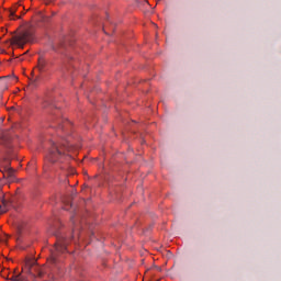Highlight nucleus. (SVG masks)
<instances>
[{"mask_svg": "<svg viewBox=\"0 0 281 281\" xmlns=\"http://www.w3.org/2000/svg\"><path fill=\"white\" fill-rule=\"evenodd\" d=\"M37 276L41 278L43 276V271L42 270H37Z\"/></svg>", "mask_w": 281, "mask_h": 281, "instance_id": "16", "label": "nucleus"}, {"mask_svg": "<svg viewBox=\"0 0 281 281\" xmlns=\"http://www.w3.org/2000/svg\"><path fill=\"white\" fill-rule=\"evenodd\" d=\"M70 221H71L72 224L76 223V222L74 221V216L70 218Z\"/></svg>", "mask_w": 281, "mask_h": 281, "instance_id": "17", "label": "nucleus"}, {"mask_svg": "<svg viewBox=\"0 0 281 281\" xmlns=\"http://www.w3.org/2000/svg\"><path fill=\"white\" fill-rule=\"evenodd\" d=\"M8 85H10V79L9 78H7V77L0 78V86L3 89H8Z\"/></svg>", "mask_w": 281, "mask_h": 281, "instance_id": "8", "label": "nucleus"}, {"mask_svg": "<svg viewBox=\"0 0 281 281\" xmlns=\"http://www.w3.org/2000/svg\"><path fill=\"white\" fill-rule=\"evenodd\" d=\"M56 123L59 131H63L64 133H67V131H69V126H71V123L67 120H57Z\"/></svg>", "mask_w": 281, "mask_h": 281, "instance_id": "6", "label": "nucleus"}, {"mask_svg": "<svg viewBox=\"0 0 281 281\" xmlns=\"http://www.w3.org/2000/svg\"><path fill=\"white\" fill-rule=\"evenodd\" d=\"M37 69L40 74L47 71V60H45V56H43V54H40L37 59Z\"/></svg>", "mask_w": 281, "mask_h": 281, "instance_id": "4", "label": "nucleus"}, {"mask_svg": "<svg viewBox=\"0 0 281 281\" xmlns=\"http://www.w3.org/2000/svg\"><path fill=\"white\" fill-rule=\"evenodd\" d=\"M11 281H23V279L21 278V274L19 276H12V278H10Z\"/></svg>", "mask_w": 281, "mask_h": 281, "instance_id": "11", "label": "nucleus"}, {"mask_svg": "<svg viewBox=\"0 0 281 281\" xmlns=\"http://www.w3.org/2000/svg\"><path fill=\"white\" fill-rule=\"evenodd\" d=\"M53 262H56V258H53Z\"/></svg>", "mask_w": 281, "mask_h": 281, "instance_id": "20", "label": "nucleus"}, {"mask_svg": "<svg viewBox=\"0 0 281 281\" xmlns=\"http://www.w3.org/2000/svg\"><path fill=\"white\" fill-rule=\"evenodd\" d=\"M76 150L74 145H70L68 140L61 138L58 142H50V149L47 155V161L56 164V161H69L71 159V153Z\"/></svg>", "mask_w": 281, "mask_h": 281, "instance_id": "1", "label": "nucleus"}, {"mask_svg": "<svg viewBox=\"0 0 281 281\" xmlns=\"http://www.w3.org/2000/svg\"><path fill=\"white\" fill-rule=\"evenodd\" d=\"M15 181H16V183H19V181H21V179L16 178Z\"/></svg>", "mask_w": 281, "mask_h": 281, "instance_id": "18", "label": "nucleus"}, {"mask_svg": "<svg viewBox=\"0 0 281 281\" xmlns=\"http://www.w3.org/2000/svg\"><path fill=\"white\" fill-rule=\"evenodd\" d=\"M47 106H54V98L48 97L44 101V109H47Z\"/></svg>", "mask_w": 281, "mask_h": 281, "instance_id": "10", "label": "nucleus"}, {"mask_svg": "<svg viewBox=\"0 0 281 281\" xmlns=\"http://www.w3.org/2000/svg\"><path fill=\"white\" fill-rule=\"evenodd\" d=\"M56 251H59V254H65V251H67V239L63 238L58 240L56 244Z\"/></svg>", "mask_w": 281, "mask_h": 281, "instance_id": "7", "label": "nucleus"}, {"mask_svg": "<svg viewBox=\"0 0 281 281\" xmlns=\"http://www.w3.org/2000/svg\"><path fill=\"white\" fill-rule=\"evenodd\" d=\"M11 203L12 202H10L5 198H3L1 190H0V214H4V212H8V207H10Z\"/></svg>", "mask_w": 281, "mask_h": 281, "instance_id": "5", "label": "nucleus"}, {"mask_svg": "<svg viewBox=\"0 0 281 281\" xmlns=\"http://www.w3.org/2000/svg\"><path fill=\"white\" fill-rule=\"evenodd\" d=\"M83 175H88L87 171H85Z\"/></svg>", "mask_w": 281, "mask_h": 281, "instance_id": "21", "label": "nucleus"}, {"mask_svg": "<svg viewBox=\"0 0 281 281\" xmlns=\"http://www.w3.org/2000/svg\"><path fill=\"white\" fill-rule=\"evenodd\" d=\"M65 177H72L74 175H78V171L74 169L72 167H69L66 169V173H64Z\"/></svg>", "mask_w": 281, "mask_h": 281, "instance_id": "9", "label": "nucleus"}, {"mask_svg": "<svg viewBox=\"0 0 281 281\" xmlns=\"http://www.w3.org/2000/svg\"><path fill=\"white\" fill-rule=\"evenodd\" d=\"M15 12H16V11H10V18H11V19H14Z\"/></svg>", "mask_w": 281, "mask_h": 281, "instance_id": "15", "label": "nucleus"}, {"mask_svg": "<svg viewBox=\"0 0 281 281\" xmlns=\"http://www.w3.org/2000/svg\"><path fill=\"white\" fill-rule=\"evenodd\" d=\"M0 172L3 177H14L16 175V170L10 167V159L8 158L0 160Z\"/></svg>", "mask_w": 281, "mask_h": 281, "instance_id": "3", "label": "nucleus"}, {"mask_svg": "<svg viewBox=\"0 0 281 281\" xmlns=\"http://www.w3.org/2000/svg\"><path fill=\"white\" fill-rule=\"evenodd\" d=\"M44 172H47V167L44 168Z\"/></svg>", "mask_w": 281, "mask_h": 281, "instance_id": "19", "label": "nucleus"}, {"mask_svg": "<svg viewBox=\"0 0 281 281\" xmlns=\"http://www.w3.org/2000/svg\"><path fill=\"white\" fill-rule=\"evenodd\" d=\"M5 181H8V178H0L1 186H3V183H5Z\"/></svg>", "mask_w": 281, "mask_h": 281, "instance_id": "14", "label": "nucleus"}, {"mask_svg": "<svg viewBox=\"0 0 281 281\" xmlns=\"http://www.w3.org/2000/svg\"><path fill=\"white\" fill-rule=\"evenodd\" d=\"M64 203H65V210H69L68 207H67V205H70V207H71V201H69V200H64Z\"/></svg>", "mask_w": 281, "mask_h": 281, "instance_id": "13", "label": "nucleus"}, {"mask_svg": "<svg viewBox=\"0 0 281 281\" xmlns=\"http://www.w3.org/2000/svg\"><path fill=\"white\" fill-rule=\"evenodd\" d=\"M30 41H32V33L27 31L21 32L12 37V43L19 47H23V45H25V43H30Z\"/></svg>", "mask_w": 281, "mask_h": 281, "instance_id": "2", "label": "nucleus"}, {"mask_svg": "<svg viewBox=\"0 0 281 281\" xmlns=\"http://www.w3.org/2000/svg\"><path fill=\"white\" fill-rule=\"evenodd\" d=\"M0 137L3 142H8V135L5 133L0 134Z\"/></svg>", "mask_w": 281, "mask_h": 281, "instance_id": "12", "label": "nucleus"}]
</instances>
